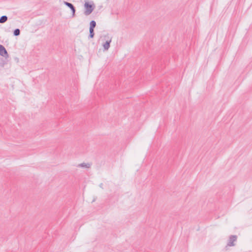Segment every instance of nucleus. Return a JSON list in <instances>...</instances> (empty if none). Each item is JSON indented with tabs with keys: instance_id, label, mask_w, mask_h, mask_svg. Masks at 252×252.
<instances>
[{
	"instance_id": "0eeeda50",
	"label": "nucleus",
	"mask_w": 252,
	"mask_h": 252,
	"mask_svg": "<svg viewBox=\"0 0 252 252\" xmlns=\"http://www.w3.org/2000/svg\"><path fill=\"white\" fill-rule=\"evenodd\" d=\"M90 34L89 35V37L91 38H93L94 35V29H89Z\"/></svg>"
},
{
	"instance_id": "f03ea898",
	"label": "nucleus",
	"mask_w": 252,
	"mask_h": 252,
	"mask_svg": "<svg viewBox=\"0 0 252 252\" xmlns=\"http://www.w3.org/2000/svg\"><path fill=\"white\" fill-rule=\"evenodd\" d=\"M237 238V236L236 235H230L227 245L230 247L235 246L234 242L236 241Z\"/></svg>"
},
{
	"instance_id": "6e6552de",
	"label": "nucleus",
	"mask_w": 252,
	"mask_h": 252,
	"mask_svg": "<svg viewBox=\"0 0 252 252\" xmlns=\"http://www.w3.org/2000/svg\"><path fill=\"white\" fill-rule=\"evenodd\" d=\"M8 18L6 16H2L0 18V23H4L7 21Z\"/></svg>"
},
{
	"instance_id": "7ed1b4c3",
	"label": "nucleus",
	"mask_w": 252,
	"mask_h": 252,
	"mask_svg": "<svg viewBox=\"0 0 252 252\" xmlns=\"http://www.w3.org/2000/svg\"><path fill=\"white\" fill-rule=\"evenodd\" d=\"M0 55L4 57H7L8 56L6 49L2 45H0Z\"/></svg>"
},
{
	"instance_id": "1a4fd4ad",
	"label": "nucleus",
	"mask_w": 252,
	"mask_h": 252,
	"mask_svg": "<svg viewBox=\"0 0 252 252\" xmlns=\"http://www.w3.org/2000/svg\"><path fill=\"white\" fill-rule=\"evenodd\" d=\"M95 26H96V22L94 20L91 21L90 23V28L89 29H94V28L95 27Z\"/></svg>"
},
{
	"instance_id": "39448f33",
	"label": "nucleus",
	"mask_w": 252,
	"mask_h": 252,
	"mask_svg": "<svg viewBox=\"0 0 252 252\" xmlns=\"http://www.w3.org/2000/svg\"><path fill=\"white\" fill-rule=\"evenodd\" d=\"M91 165H92V163L83 162V163L78 164L77 167L89 168L91 167Z\"/></svg>"
},
{
	"instance_id": "9d476101",
	"label": "nucleus",
	"mask_w": 252,
	"mask_h": 252,
	"mask_svg": "<svg viewBox=\"0 0 252 252\" xmlns=\"http://www.w3.org/2000/svg\"><path fill=\"white\" fill-rule=\"evenodd\" d=\"M20 34V31L19 29H16L13 31V34L14 36H18Z\"/></svg>"
},
{
	"instance_id": "20e7f679",
	"label": "nucleus",
	"mask_w": 252,
	"mask_h": 252,
	"mask_svg": "<svg viewBox=\"0 0 252 252\" xmlns=\"http://www.w3.org/2000/svg\"><path fill=\"white\" fill-rule=\"evenodd\" d=\"M64 4L71 9L72 13V17H74L76 10L74 5L67 1H64Z\"/></svg>"
},
{
	"instance_id": "f257e3e1",
	"label": "nucleus",
	"mask_w": 252,
	"mask_h": 252,
	"mask_svg": "<svg viewBox=\"0 0 252 252\" xmlns=\"http://www.w3.org/2000/svg\"><path fill=\"white\" fill-rule=\"evenodd\" d=\"M85 10L84 14L86 15H90L94 10V6L90 4L88 2H86L84 4Z\"/></svg>"
},
{
	"instance_id": "423d86ee",
	"label": "nucleus",
	"mask_w": 252,
	"mask_h": 252,
	"mask_svg": "<svg viewBox=\"0 0 252 252\" xmlns=\"http://www.w3.org/2000/svg\"><path fill=\"white\" fill-rule=\"evenodd\" d=\"M111 42V39L107 40L103 44V47L104 49L105 50H107L110 47V44Z\"/></svg>"
}]
</instances>
